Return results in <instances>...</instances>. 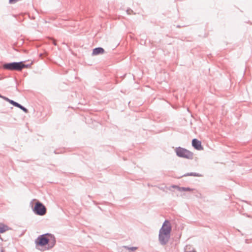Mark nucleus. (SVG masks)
Here are the masks:
<instances>
[{
	"instance_id": "obj_1",
	"label": "nucleus",
	"mask_w": 252,
	"mask_h": 252,
	"mask_svg": "<svg viewBox=\"0 0 252 252\" xmlns=\"http://www.w3.org/2000/svg\"><path fill=\"white\" fill-rule=\"evenodd\" d=\"M56 243L54 236L50 233H46L39 236L35 240L36 246H44L48 245V249L53 248Z\"/></svg>"
},
{
	"instance_id": "obj_2",
	"label": "nucleus",
	"mask_w": 252,
	"mask_h": 252,
	"mask_svg": "<svg viewBox=\"0 0 252 252\" xmlns=\"http://www.w3.org/2000/svg\"><path fill=\"white\" fill-rule=\"evenodd\" d=\"M175 152L178 157L188 159H192L193 158V153L185 148L178 147L176 148Z\"/></svg>"
},
{
	"instance_id": "obj_3",
	"label": "nucleus",
	"mask_w": 252,
	"mask_h": 252,
	"mask_svg": "<svg viewBox=\"0 0 252 252\" xmlns=\"http://www.w3.org/2000/svg\"><path fill=\"white\" fill-rule=\"evenodd\" d=\"M33 213L38 216H43L46 213V208L43 203L37 201L32 208Z\"/></svg>"
},
{
	"instance_id": "obj_4",
	"label": "nucleus",
	"mask_w": 252,
	"mask_h": 252,
	"mask_svg": "<svg viewBox=\"0 0 252 252\" xmlns=\"http://www.w3.org/2000/svg\"><path fill=\"white\" fill-rule=\"evenodd\" d=\"M20 63L19 62H11L8 63H5L3 64L2 67L4 69L10 71H20Z\"/></svg>"
},
{
	"instance_id": "obj_5",
	"label": "nucleus",
	"mask_w": 252,
	"mask_h": 252,
	"mask_svg": "<svg viewBox=\"0 0 252 252\" xmlns=\"http://www.w3.org/2000/svg\"><path fill=\"white\" fill-rule=\"evenodd\" d=\"M171 226L169 221L165 220L163 222L161 228L159 230V233L163 234L164 235H169L171 231Z\"/></svg>"
},
{
	"instance_id": "obj_6",
	"label": "nucleus",
	"mask_w": 252,
	"mask_h": 252,
	"mask_svg": "<svg viewBox=\"0 0 252 252\" xmlns=\"http://www.w3.org/2000/svg\"><path fill=\"white\" fill-rule=\"evenodd\" d=\"M169 239L170 235H164L163 234L159 233L158 239L161 245H165L168 242Z\"/></svg>"
},
{
	"instance_id": "obj_7",
	"label": "nucleus",
	"mask_w": 252,
	"mask_h": 252,
	"mask_svg": "<svg viewBox=\"0 0 252 252\" xmlns=\"http://www.w3.org/2000/svg\"><path fill=\"white\" fill-rule=\"evenodd\" d=\"M192 147L197 150H202L203 148L201 145V142L196 138H194L192 140Z\"/></svg>"
},
{
	"instance_id": "obj_8",
	"label": "nucleus",
	"mask_w": 252,
	"mask_h": 252,
	"mask_svg": "<svg viewBox=\"0 0 252 252\" xmlns=\"http://www.w3.org/2000/svg\"><path fill=\"white\" fill-rule=\"evenodd\" d=\"M104 52L105 50L103 48L100 47H96L93 49L92 55L93 56H96L100 54H102Z\"/></svg>"
},
{
	"instance_id": "obj_9",
	"label": "nucleus",
	"mask_w": 252,
	"mask_h": 252,
	"mask_svg": "<svg viewBox=\"0 0 252 252\" xmlns=\"http://www.w3.org/2000/svg\"><path fill=\"white\" fill-rule=\"evenodd\" d=\"M10 104L15 107H17L20 108V109H21L22 110H23L24 112H25L26 113L28 112V110L26 107H24L23 106H22L19 103L15 102V101H14L13 100H12L10 101Z\"/></svg>"
},
{
	"instance_id": "obj_10",
	"label": "nucleus",
	"mask_w": 252,
	"mask_h": 252,
	"mask_svg": "<svg viewBox=\"0 0 252 252\" xmlns=\"http://www.w3.org/2000/svg\"><path fill=\"white\" fill-rule=\"evenodd\" d=\"M9 230H11L10 227L2 223H0V233H3Z\"/></svg>"
},
{
	"instance_id": "obj_11",
	"label": "nucleus",
	"mask_w": 252,
	"mask_h": 252,
	"mask_svg": "<svg viewBox=\"0 0 252 252\" xmlns=\"http://www.w3.org/2000/svg\"><path fill=\"white\" fill-rule=\"evenodd\" d=\"M189 176H194V177H201V175L199 173H195V172H190V173H187L184 174L182 177Z\"/></svg>"
},
{
	"instance_id": "obj_12",
	"label": "nucleus",
	"mask_w": 252,
	"mask_h": 252,
	"mask_svg": "<svg viewBox=\"0 0 252 252\" xmlns=\"http://www.w3.org/2000/svg\"><path fill=\"white\" fill-rule=\"evenodd\" d=\"M20 63V71H21L23 68H28L31 66L30 64H26L23 62H19Z\"/></svg>"
},
{
	"instance_id": "obj_13",
	"label": "nucleus",
	"mask_w": 252,
	"mask_h": 252,
	"mask_svg": "<svg viewBox=\"0 0 252 252\" xmlns=\"http://www.w3.org/2000/svg\"><path fill=\"white\" fill-rule=\"evenodd\" d=\"M194 190L193 189H191L189 187H180L179 188V190L180 191H190Z\"/></svg>"
},
{
	"instance_id": "obj_14",
	"label": "nucleus",
	"mask_w": 252,
	"mask_h": 252,
	"mask_svg": "<svg viewBox=\"0 0 252 252\" xmlns=\"http://www.w3.org/2000/svg\"><path fill=\"white\" fill-rule=\"evenodd\" d=\"M0 98H3L4 100L7 101V102H8L9 103H10V101L12 100L10 99H9L8 98L5 97V96H2L1 95V94H0Z\"/></svg>"
},
{
	"instance_id": "obj_15",
	"label": "nucleus",
	"mask_w": 252,
	"mask_h": 252,
	"mask_svg": "<svg viewBox=\"0 0 252 252\" xmlns=\"http://www.w3.org/2000/svg\"><path fill=\"white\" fill-rule=\"evenodd\" d=\"M126 249H128V250H131L132 251H134L135 250H136L137 249V247H128V246H125L124 247Z\"/></svg>"
},
{
	"instance_id": "obj_16",
	"label": "nucleus",
	"mask_w": 252,
	"mask_h": 252,
	"mask_svg": "<svg viewBox=\"0 0 252 252\" xmlns=\"http://www.w3.org/2000/svg\"><path fill=\"white\" fill-rule=\"evenodd\" d=\"M126 12L127 14H128V15L130 14L131 13H133L134 14H135V13L133 12V11L129 8L126 10Z\"/></svg>"
},
{
	"instance_id": "obj_17",
	"label": "nucleus",
	"mask_w": 252,
	"mask_h": 252,
	"mask_svg": "<svg viewBox=\"0 0 252 252\" xmlns=\"http://www.w3.org/2000/svg\"><path fill=\"white\" fill-rule=\"evenodd\" d=\"M19 0H9V2L11 4L14 3L18 1Z\"/></svg>"
},
{
	"instance_id": "obj_18",
	"label": "nucleus",
	"mask_w": 252,
	"mask_h": 252,
	"mask_svg": "<svg viewBox=\"0 0 252 252\" xmlns=\"http://www.w3.org/2000/svg\"><path fill=\"white\" fill-rule=\"evenodd\" d=\"M172 187H173V188H175V189H177L178 190H179V188H180V187H179V186H176V185H173V186H172Z\"/></svg>"
},
{
	"instance_id": "obj_19",
	"label": "nucleus",
	"mask_w": 252,
	"mask_h": 252,
	"mask_svg": "<svg viewBox=\"0 0 252 252\" xmlns=\"http://www.w3.org/2000/svg\"><path fill=\"white\" fill-rule=\"evenodd\" d=\"M65 21H66V20H65V19H64V24H63L64 26H68V25L67 24H66V23H65Z\"/></svg>"
},
{
	"instance_id": "obj_20",
	"label": "nucleus",
	"mask_w": 252,
	"mask_h": 252,
	"mask_svg": "<svg viewBox=\"0 0 252 252\" xmlns=\"http://www.w3.org/2000/svg\"><path fill=\"white\" fill-rule=\"evenodd\" d=\"M53 43L54 44V45H56V43H55V41H54V40H53Z\"/></svg>"
},
{
	"instance_id": "obj_21",
	"label": "nucleus",
	"mask_w": 252,
	"mask_h": 252,
	"mask_svg": "<svg viewBox=\"0 0 252 252\" xmlns=\"http://www.w3.org/2000/svg\"><path fill=\"white\" fill-rule=\"evenodd\" d=\"M177 27H178V28H180V27H180V25H178V26H177Z\"/></svg>"
}]
</instances>
